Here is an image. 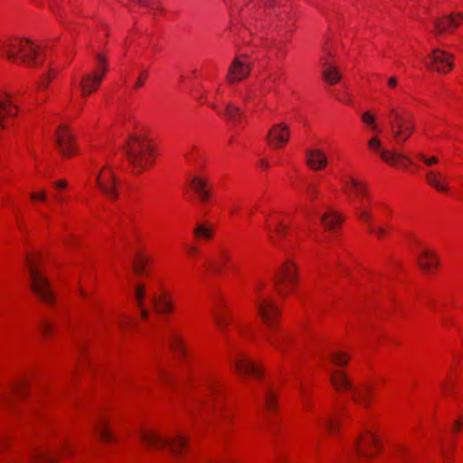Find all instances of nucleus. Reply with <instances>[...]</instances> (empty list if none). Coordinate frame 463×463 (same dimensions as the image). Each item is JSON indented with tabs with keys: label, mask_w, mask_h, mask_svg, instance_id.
<instances>
[{
	"label": "nucleus",
	"mask_w": 463,
	"mask_h": 463,
	"mask_svg": "<svg viewBox=\"0 0 463 463\" xmlns=\"http://www.w3.org/2000/svg\"><path fill=\"white\" fill-rule=\"evenodd\" d=\"M96 181L97 185L108 198L115 200L118 197L116 179L110 170H102L99 172L97 175Z\"/></svg>",
	"instance_id": "nucleus-12"
},
{
	"label": "nucleus",
	"mask_w": 463,
	"mask_h": 463,
	"mask_svg": "<svg viewBox=\"0 0 463 463\" xmlns=\"http://www.w3.org/2000/svg\"><path fill=\"white\" fill-rule=\"evenodd\" d=\"M463 427V422L460 420H458L455 421L454 425H453V430L455 431H458L461 428Z\"/></svg>",
	"instance_id": "nucleus-53"
},
{
	"label": "nucleus",
	"mask_w": 463,
	"mask_h": 463,
	"mask_svg": "<svg viewBox=\"0 0 463 463\" xmlns=\"http://www.w3.org/2000/svg\"><path fill=\"white\" fill-rule=\"evenodd\" d=\"M197 195L199 197V200L203 203H206L210 199V197H211V194H210V192L208 190L204 191V192H203V193H201V194H199Z\"/></svg>",
	"instance_id": "nucleus-51"
},
{
	"label": "nucleus",
	"mask_w": 463,
	"mask_h": 463,
	"mask_svg": "<svg viewBox=\"0 0 463 463\" xmlns=\"http://www.w3.org/2000/svg\"><path fill=\"white\" fill-rule=\"evenodd\" d=\"M147 75H148L147 71H143V72L139 75V77H138V79H137V82H136V84H135V86H134V87H135L136 89H138V88H140L141 86H143V84H144L145 80H146V78H147Z\"/></svg>",
	"instance_id": "nucleus-48"
},
{
	"label": "nucleus",
	"mask_w": 463,
	"mask_h": 463,
	"mask_svg": "<svg viewBox=\"0 0 463 463\" xmlns=\"http://www.w3.org/2000/svg\"><path fill=\"white\" fill-rule=\"evenodd\" d=\"M361 118H362V121L365 125L370 127L372 128V130L379 131L378 126L376 125V122H375V117L370 111L364 112L362 114Z\"/></svg>",
	"instance_id": "nucleus-36"
},
{
	"label": "nucleus",
	"mask_w": 463,
	"mask_h": 463,
	"mask_svg": "<svg viewBox=\"0 0 463 463\" xmlns=\"http://www.w3.org/2000/svg\"><path fill=\"white\" fill-rule=\"evenodd\" d=\"M307 165L313 170H320L326 166V154L318 149L308 148L306 150Z\"/></svg>",
	"instance_id": "nucleus-19"
},
{
	"label": "nucleus",
	"mask_w": 463,
	"mask_h": 463,
	"mask_svg": "<svg viewBox=\"0 0 463 463\" xmlns=\"http://www.w3.org/2000/svg\"><path fill=\"white\" fill-rule=\"evenodd\" d=\"M50 80H51V78L48 76L46 81L41 83V87L46 88Z\"/></svg>",
	"instance_id": "nucleus-62"
},
{
	"label": "nucleus",
	"mask_w": 463,
	"mask_h": 463,
	"mask_svg": "<svg viewBox=\"0 0 463 463\" xmlns=\"http://www.w3.org/2000/svg\"><path fill=\"white\" fill-rule=\"evenodd\" d=\"M159 379L161 382L165 383L170 380V375L164 369L159 368Z\"/></svg>",
	"instance_id": "nucleus-50"
},
{
	"label": "nucleus",
	"mask_w": 463,
	"mask_h": 463,
	"mask_svg": "<svg viewBox=\"0 0 463 463\" xmlns=\"http://www.w3.org/2000/svg\"><path fill=\"white\" fill-rule=\"evenodd\" d=\"M250 97H251V92H250V90H249V91H247V92L245 93V95H243V97H242V98H243L245 100H248V99H250Z\"/></svg>",
	"instance_id": "nucleus-60"
},
{
	"label": "nucleus",
	"mask_w": 463,
	"mask_h": 463,
	"mask_svg": "<svg viewBox=\"0 0 463 463\" xmlns=\"http://www.w3.org/2000/svg\"><path fill=\"white\" fill-rule=\"evenodd\" d=\"M137 436L146 448L152 450L167 448L170 454L175 458L181 456L187 449V439L182 434L166 439L155 430L140 428Z\"/></svg>",
	"instance_id": "nucleus-1"
},
{
	"label": "nucleus",
	"mask_w": 463,
	"mask_h": 463,
	"mask_svg": "<svg viewBox=\"0 0 463 463\" xmlns=\"http://www.w3.org/2000/svg\"><path fill=\"white\" fill-rule=\"evenodd\" d=\"M350 184L356 190V193L358 194H361L363 196L366 194V187H365V185L361 184L359 181H357V180H355L354 178H351L350 179Z\"/></svg>",
	"instance_id": "nucleus-43"
},
{
	"label": "nucleus",
	"mask_w": 463,
	"mask_h": 463,
	"mask_svg": "<svg viewBox=\"0 0 463 463\" xmlns=\"http://www.w3.org/2000/svg\"><path fill=\"white\" fill-rule=\"evenodd\" d=\"M288 227L284 225L282 222H278V227L276 229V233L279 237L283 238L287 233Z\"/></svg>",
	"instance_id": "nucleus-47"
},
{
	"label": "nucleus",
	"mask_w": 463,
	"mask_h": 463,
	"mask_svg": "<svg viewBox=\"0 0 463 463\" xmlns=\"http://www.w3.org/2000/svg\"><path fill=\"white\" fill-rule=\"evenodd\" d=\"M321 422L329 432L333 433L335 431L336 428V422L331 417H328L324 420H321Z\"/></svg>",
	"instance_id": "nucleus-44"
},
{
	"label": "nucleus",
	"mask_w": 463,
	"mask_h": 463,
	"mask_svg": "<svg viewBox=\"0 0 463 463\" xmlns=\"http://www.w3.org/2000/svg\"><path fill=\"white\" fill-rule=\"evenodd\" d=\"M213 319L217 326L222 329L224 330L226 326H228V323L230 320H232V317H226L224 314L214 311L213 312Z\"/></svg>",
	"instance_id": "nucleus-35"
},
{
	"label": "nucleus",
	"mask_w": 463,
	"mask_h": 463,
	"mask_svg": "<svg viewBox=\"0 0 463 463\" xmlns=\"http://www.w3.org/2000/svg\"><path fill=\"white\" fill-rule=\"evenodd\" d=\"M390 129L395 143H404L414 132L415 127L411 117L406 113L398 111L395 108L390 109Z\"/></svg>",
	"instance_id": "nucleus-7"
},
{
	"label": "nucleus",
	"mask_w": 463,
	"mask_h": 463,
	"mask_svg": "<svg viewBox=\"0 0 463 463\" xmlns=\"http://www.w3.org/2000/svg\"><path fill=\"white\" fill-rule=\"evenodd\" d=\"M55 142L64 156H71L74 153L73 137L65 126H61L57 130Z\"/></svg>",
	"instance_id": "nucleus-16"
},
{
	"label": "nucleus",
	"mask_w": 463,
	"mask_h": 463,
	"mask_svg": "<svg viewBox=\"0 0 463 463\" xmlns=\"http://www.w3.org/2000/svg\"><path fill=\"white\" fill-rule=\"evenodd\" d=\"M197 250H198V249H197V247H195V246H191V247L189 248V252H190V253H196V252H197Z\"/></svg>",
	"instance_id": "nucleus-61"
},
{
	"label": "nucleus",
	"mask_w": 463,
	"mask_h": 463,
	"mask_svg": "<svg viewBox=\"0 0 463 463\" xmlns=\"http://www.w3.org/2000/svg\"><path fill=\"white\" fill-rule=\"evenodd\" d=\"M368 146L372 150L379 153L381 157L388 164L396 165L397 163L402 162V161L411 163L410 158L402 154L394 153V152L388 151V150H381V142L379 141V139L377 137H372L368 141Z\"/></svg>",
	"instance_id": "nucleus-15"
},
{
	"label": "nucleus",
	"mask_w": 463,
	"mask_h": 463,
	"mask_svg": "<svg viewBox=\"0 0 463 463\" xmlns=\"http://www.w3.org/2000/svg\"><path fill=\"white\" fill-rule=\"evenodd\" d=\"M371 448H374L378 450L379 443L374 435L370 432H366L364 435L358 437L354 444V450L361 457H371L373 453L369 450Z\"/></svg>",
	"instance_id": "nucleus-14"
},
{
	"label": "nucleus",
	"mask_w": 463,
	"mask_h": 463,
	"mask_svg": "<svg viewBox=\"0 0 463 463\" xmlns=\"http://www.w3.org/2000/svg\"><path fill=\"white\" fill-rule=\"evenodd\" d=\"M52 325L48 321H42L41 322V330L43 335H48L49 332L52 330Z\"/></svg>",
	"instance_id": "nucleus-49"
},
{
	"label": "nucleus",
	"mask_w": 463,
	"mask_h": 463,
	"mask_svg": "<svg viewBox=\"0 0 463 463\" xmlns=\"http://www.w3.org/2000/svg\"><path fill=\"white\" fill-rule=\"evenodd\" d=\"M207 385V392H209V395L211 396V399L207 402V408L213 409L214 411H219L222 409L221 402L219 401V393L220 389L217 383H215L213 380L208 379L206 381Z\"/></svg>",
	"instance_id": "nucleus-23"
},
{
	"label": "nucleus",
	"mask_w": 463,
	"mask_h": 463,
	"mask_svg": "<svg viewBox=\"0 0 463 463\" xmlns=\"http://www.w3.org/2000/svg\"><path fill=\"white\" fill-rule=\"evenodd\" d=\"M308 193L310 194V195H313V194L315 195V194H317V191L315 188L310 187L308 189Z\"/></svg>",
	"instance_id": "nucleus-63"
},
{
	"label": "nucleus",
	"mask_w": 463,
	"mask_h": 463,
	"mask_svg": "<svg viewBox=\"0 0 463 463\" xmlns=\"http://www.w3.org/2000/svg\"><path fill=\"white\" fill-rule=\"evenodd\" d=\"M30 460L32 463H53L55 455L51 452L36 451Z\"/></svg>",
	"instance_id": "nucleus-30"
},
{
	"label": "nucleus",
	"mask_w": 463,
	"mask_h": 463,
	"mask_svg": "<svg viewBox=\"0 0 463 463\" xmlns=\"http://www.w3.org/2000/svg\"><path fill=\"white\" fill-rule=\"evenodd\" d=\"M25 263L31 279V288L34 294L45 304H52L54 295L50 288L49 282L41 270L34 265L33 259L26 256Z\"/></svg>",
	"instance_id": "nucleus-6"
},
{
	"label": "nucleus",
	"mask_w": 463,
	"mask_h": 463,
	"mask_svg": "<svg viewBox=\"0 0 463 463\" xmlns=\"http://www.w3.org/2000/svg\"><path fill=\"white\" fill-rule=\"evenodd\" d=\"M321 222L326 229H334L343 222V218L335 212H327L321 217Z\"/></svg>",
	"instance_id": "nucleus-28"
},
{
	"label": "nucleus",
	"mask_w": 463,
	"mask_h": 463,
	"mask_svg": "<svg viewBox=\"0 0 463 463\" xmlns=\"http://www.w3.org/2000/svg\"><path fill=\"white\" fill-rule=\"evenodd\" d=\"M247 59L246 55H242L232 61L227 74V79L231 83L243 80L249 76L251 67Z\"/></svg>",
	"instance_id": "nucleus-10"
},
{
	"label": "nucleus",
	"mask_w": 463,
	"mask_h": 463,
	"mask_svg": "<svg viewBox=\"0 0 463 463\" xmlns=\"http://www.w3.org/2000/svg\"><path fill=\"white\" fill-rule=\"evenodd\" d=\"M102 80V75L99 74H87L83 76L80 81V88L82 90V96H86L94 92L99 87Z\"/></svg>",
	"instance_id": "nucleus-22"
},
{
	"label": "nucleus",
	"mask_w": 463,
	"mask_h": 463,
	"mask_svg": "<svg viewBox=\"0 0 463 463\" xmlns=\"http://www.w3.org/2000/svg\"><path fill=\"white\" fill-rule=\"evenodd\" d=\"M151 300L155 310L159 314L169 313L173 310V305L171 301L165 297L157 298L153 296Z\"/></svg>",
	"instance_id": "nucleus-27"
},
{
	"label": "nucleus",
	"mask_w": 463,
	"mask_h": 463,
	"mask_svg": "<svg viewBox=\"0 0 463 463\" xmlns=\"http://www.w3.org/2000/svg\"><path fill=\"white\" fill-rule=\"evenodd\" d=\"M194 235L197 238L209 240L212 236V229L206 227L204 224H198L194 229Z\"/></svg>",
	"instance_id": "nucleus-38"
},
{
	"label": "nucleus",
	"mask_w": 463,
	"mask_h": 463,
	"mask_svg": "<svg viewBox=\"0 0 463 463\" xmlns=\"http://www.w3.org/2000/svg\"><path fill=\"white\" fill-rule=\"evenodd\" d=\"M171 349L180 354L182 357H186V350L184 345L182 336L176 332H171L168 339Z\"/></svg>",
	"instance_id": "nucleus-26"
},
{
	"label": "nucleus",
	"mask_w": 463,
	"mask_h": 463,
	"mask_svg": "<svg viewBox=\"0 0 463 463\" xmlns=\"http://www.w3.org/2000/svg\"><path fill=\"white\" fill-rule=\"evenodd\" d=\"M297 277V269L293 263L286 261L274 277V284L279 294L288 293L293 288Z\"/></svg>",
	"instance_id": "nucleus-8"
},
{
	"label": "nucleus",
	"mask_w": 463,
	"mask_h": 463,
	"mask_svg": "<svg viewBox=\"0 0 463 463\" xmlns=\"http://www.w3.org/2000/svg\"><path fill=\"white\" fill-rule=\"evenodd\" d=\"M97 61L96 72L94 74L104 75L107 71V60L106 57L102 54H96L95 56Z\"/></svg>",
	"instance_id": "nucleus-37"
},
{
	"label": "nucleus",
	"mask_w": 463,
	"mask_h": 463,
	"mask_svg": "<svg viewBox=\"0 0 463 463\" xmlns=\"http://www.w3.org/2000/svg\"><path fill=\"white\" fill-rule=\"evenodd\" d=\"M288 127L284 123L274 125L267 135L268 143L273 148H279L288 143Z\"/></svg>",
	"instance_id": "nucleus-13"
},
{
	"label": "nucleus",
	"mask_w": 463,
	"mask_h": 463,
	"mask_svg": "<svg viewBox=\"0 0 463 463\" xmlns=\"http://www.w3.org/2000/svg\"><path fill=\"white\" fill-rule=\"evenodd\" d=\"M356 214L362 222H364L365 224H367L369 232L374 233L380 239H382L383 237H384L386 235L387 228H389V226H387V227H383V226L373 227L372 226L373 214L369 210L363 208V207H358V208H356Z\"/></svg>",
	"instance_id": "nucleus-18"
},
{
	"label": "nucleus",
	"mask_w": 463,
	"mask_h": 463,
	"mask_svg": "<svg viewBox=\"0 0 463 463\" xmlns=\"http://www.w3.org/2000/svg\"><path fill=\"white\" fill-rule=\"evenodd\" d=\"M16 109L9 94L0 95V128H4L5 127L4 124L5 117H14L16 115Z\"/></svg>",
	"instance_id": "nucleus-20"
},
{
	"label": "nucleus",
	"mask_w": 463,
	"mask_h": 463,
	"mask_svg": "<svg viewBox=\"0 0 463 463\" xmlns=\"http://www.w3.org/2000/svg\"><path fill=\"white\" fill-rule=\"evenodd\" d=\"M54 185L59 189H63L67 187V182L65 180H59L54 183Z\"/></svg>",
	"instance_id": "nucleus-52"
},
{
	"label": "nucleus",
	"mask_w": 463,
	"mask_h": 463,
	"mask_svg": "<svg viewBox=\"0 0 463 463\" xmlns=\"http://www.w3.org/2000/svg\"><path fill=\"white\" fill-rule=\"evenodd\" d=\"M234 366L238 373L244 376H252L260 378L261 375L260 368L250 359L245 356H239L234 361Z\"/></svg>",
	"instance_id": "nucleus-17"
},
{
	"label": "nucleus",
	"mask_w": 463,
	"mask_h": 463,
	"mask_svg": "<svg viewBox=\"0 0 463 463\" xmlns=\"http://www.w3.org/2000/svg\"><path fill=\"white\" fill-rule=\"evenodd\" d=\"M330 358L335 364H337L339 366L346 365L348 359H349L344 353H341V352H337L335 354H331Z\"/></svg>",
	"instance_id": "nucleus-40"
},
{
	"label": "nucleus",
	"mask_w": 463,
	"mask_h": 463,
	"mask_svg": "<svg viewBox=\"0 0 463 463\" xmlns=\"http://www.w3.org/2000/svg\"><path fill=\"white\" fill-rule=\"evenodd\" d=\"M264 403L268 411L271 412L275 411L276 403H275V395L273 390L271 388H267L264 394Z\"/></svg>",
	"instance_id": "nucleus-32"
},
{
	"label": "nucleus",
	"mask_w": 463,
	"mask_h": 463,
	"mask_svg": "<svg viewBox=\"0 0 463 463\" xmlns=\"http://www.w3.org/2000/svg\"><path fill=\"white\" fill-rule=\"evenodd\" d=\"M418 157L422 160L427 165H432L439 162V159L436 156L426 157L423 154L420 153Z\"/></svg>",
	"instance_id": "nucleus-46"
},
{
	"label": "nucleus",
	"mask_w": 463,
	"mask_h": 463,
	"mask_svg": "<svg viewBox=\"0 0 463 463\" xmlns=\"http://www.w3.org/2000/svg\"><path fill=\"white\" fill-rule=\"evenodd\" d=\"M128 162L138 170H144L146 165L151 164L153 149L145 138L133 136L125 146Z\"/></svg>",
	"instance_id": "nucleus-5"
},
{
	"label": "nucleus",
	"mask_w": 463,
	"mask_h": 463,
	"mask_svg": "<svg viewBox=\"0 0 463 463\" xmlns=\"http://www.w3.org/2000/svg\"><path fill=\"white\" fill-rule=\"evenodd\" d=\"M330 382L337 391L351 392L352 399L355 403L364 408L369 407L373 396V389L368 383L354 385L343 371H335L330 373Z\"/></svg>",
	"instance_id": "nucleus-3"
},
{
	"label": "nucleus",
	"mask_w": 463,
	"mask_h": 463,
	"mask_svg": "<svg viewBox=\"0 0 463 463\" xmlns=\"http://www.w3.org/2000/svg\"><path fill=\"white\" fill-rule=\"evenodd\" d=\"M263 286H264V284H263L262 282H258V283H256V285H255V289H256V291H257V292H260V289H261V288H262Z\"/></svg>",
	"instance_id": "nucleus-57"
},
{
	"label": "nucleus",
	"mask_w": 463,
	"mask_h": 463,
	"mask_svg": "<svg viewBox=\"0 0 463 463\" xmlns=\"http://www.w3.org/2000/svg\"><path fill=\"white\" fill-rule=\"evenodd\" d=\"M140 308V316L143 319H146L148 317V311L144 308V306Z\"/></svg>",
	"instance_id": "nucleus-55"
},
{
	"label": "nucleus",
	"mask_w": 463,
	"mask_h": 463,
	"mask_svg": "<svg viewBox=\"0 0 463 463\" xmlns=\"http://www.w3.org/2000/svg\"><path fill=\"white\" fill-rule=\"evenodd\" d=\"M226 116L232 121L236 122L241 117V109L232 104L226 105Z\"/></svg>",
	"instance_id": "nucleus-34"
},
{
	"label": "nucleus",
	"mask_w": 463,
	"mask_h": 463,
	"mask_svg": "<svg viewBox=\"0 0 463 463\" xmlns=\"http://www.w3.org/2000/svg\"><path fill=\"white\" fill-rule=\"evenodd\" d=\"M260 165L262 167L266 168V169H267V168H269V163H268V162H266L265 160H260Z\"/></svg>",
	"instance_id": "nucleus-59"
},
{
	"label": "nucleus",
	"mask_w": 463,
	"mask_h": 463,
	"mask_svg": "<svg viewBox=\"0 0 463 463\" xmlns=\"http://www.w3.org/2000/svg\"><path fill=\"white\" fill-rule=\"evenodd\" d=\"M256 304L259 315L269 327L266 333L267 341L279 351L284 352L290 339L287 333L277 334L276 332L277 307L272 302L260 298L256 299Z\"/></svg>",
	"instance_id": "nucleus-2"
},
{
	"label": "nucleus",
	"mask_w": 463,
	"mask_h": 463,
	"mask_svg": "<svg viewBox=\"0 0 463 463\" xmlns=\"http://www.w3.org/2000/svg\"><path fill=\"white\" fill-rule=\"evenodd\" d=\"M463 19V14L460 13L450 14L433 20V33L436 36L444 33H449L453 29L459 25L460 21Z\"/></svg>",
	"instance_id": "nucleus-11"
},
{
	"label": "nucleus",
	"mask_w": 463,
	"mask_h": 463,
	"mask_svg": "<svg viewBox=\"0 0 463 463\" xmlns=\"http://www.w3.org/2000/svg\"><path fill=\"white\" fill-rule=\"evenodd\" d=\"M3 50L7 59L12 61L20 59L22 62L29 66L40 63L38 48L28 39L5 43Z\"/></svg>",
	"instance_id": "nucleus-4"
},
{
	"label": "nucleus",
	"mask_w": 463,
	"mask_h": 463,
	"mask_svg": "<svg viewBox=\"0 0 463 463\" xmlns=\"http://www.w3.org/2000/svg\"><path fill=\"white\" fill-rule=\"evenodd\" d=\"M27 389V384L25 382H20L15 383L13 386L12 392L8 394H6L3 399L5 402L11 403L12 402V396L14 393H17L18 395L24 396Z\"/></svg>",
	"instance_id": "nucleus-31"
},
{
	"label": "nucleus",
	"mask_w": 463,
	"mask_h": 463,
	"mask_svg": "<svg viewBox=\"0 0 463 463\" xmlns=\"http://www.w3.org/2000/svg\"><path fill=\"white\" fill-rule=\"evenodd\" d=\"M145 287L143 285H137L135 288V298L137 301V305L138 307H142L143 305V299L145 297Z\"/></svg>",
	"instance_id": "nucleus-41"
},
{
	"label": "nucleus",
	"mask_w": 463,
	"mask_h": 463,
	"mask_svg": "<svg viewBox=\"0 0 463 463\" xmlns=\"http://www.w3.org/2000/svg\"><path fill=\"white\" fill-rule=\"evenodd\" d=\"M429 60L427 67L438 72L447 73L453 68L454 56L446 51L434 49L429 55Z\"/></svg>",
	"instance_id": "nucleus-9"
},
{
	"label": "nucleus",
	"mask_w": 463,
	"mask_h": 463,
	"mask_svg": "<svg viewBox=\"0 0 463 463\" xmlns=\"http://www.w3.org/2000/svg\"><path fill=\"white\" fill-rule=\"evenodd\" d=\"M192 187L194 190V192L199 194L204 191H207L206 187V182L200 178V177H194L191 182Z\"/></svg>",
	"instance_id": "nucleus-39"
},
{
	"label": "nucleus",
	"mask_w": 463,
	"mask_h": 463,
	"mask_svg": "<svg viewBox=\"0 0 463 463\" xmlns=\"http://www.w3.org/2000/svg\"><path fill=\"white\" fill-rule=\"evenodd\" d=\"M95 431L99 436V438L104 442H110L114 439L113 435L109 431V430L107 427V423L105 420H100L99 423H97L94 427Z\"/></svg>",
	"instance_id": "nucleus-29"
},
{
	"label": "nucleus",
	"mask_w": 463,
	"mask_h": 463,
	"mask_svg": "<svg viewBox=\"0 0 463 463\" xmlns=\"http://www.w3.org/2000/svg\"><path fill=\"white\" fill-rule=\"evenodd\" d=\"M272 3H273V0H264V1H263V4H264L265 5H272Z\"/></svg>",
	"instance_id": "nucleus-64"
},
{
	"label": "nucleus",
	"mask_w": 463,
	"mask_h": 463,
	"mask_svg": "<svg viewBox=\"0 0 463 463\" xmlns=\"http://www.w3.org/2000/svg\"><path fill=\"white\" fill-rule=\"evenodd\" d=\"M388 86L390 88H394L397 86V79L395 77H391L389 80H388Z\"/></svg>",
	"instance_id": "nucleus-54"
},
{
	"label": "nucleus",
	"mask_w": 463,
	"mask_h": 463,
	"mask_svg": "<svg viewBox=\"0 0 463 463\" xmlns=\"http://www.w3.org/2000/svg\"><path fill=\"white\" fill-rule=\"evenodd\" d=\"M321 61L325 67V70L322 71L324 80L331 85L337 83L341 79V74L338 69L335 66L331 65L325 58H323Z\"/></svg>",
	"instance_id": "nucleus-25"
},
{
	"label": "nucleus",
	"mask_w": 463,
	"mask_h": 463,
	"mask_svg": "<svg viewBox=\"0 0 463 463\" xmlns=\"http://www.w3.org/2000/svg\"><path fill=\"white\" fill-rule=\"evenodd\" d=\"M145 262H146V259L144 257H140L139 260H137L134 261L133 269H134V271L136 272V274L141 275L144 273Z\"/></svg>",
	"instance_id": "nucleus-42"
},
{
	"label": "nucleus",
	"mask_w": 463,
	"mask_h": 463,
	"mask_svg": "<svg viewBox=\"0 0 463 463\" xmlns=\"http://www.w3.org/2000/svg\"><path fill=\"white\" fill-rule=\"evenodd\" d=\"M278 80H279V78L277 76H275V75H271L269 78V80H270L274 84L278 81Z\"/></svg>",
	"instance_id": "nucleus-58"
},
{
	"label": "nucleus",
	"mask_w": 463,
	"mask_h": 463,
	"mask_svg": "<svg viewBox=\"0 0 463 463\" xmlns=\"http://www.w3.org/2000/svg\"><path fill=\"white\" fill-rule=\"evenodd\" d=\"M426 180L430 186L440 193H447L449 189L445 177L440 173L429 171L426 174Z\"/></svg>",
	"instance_id": "nucleus-24"
},
{
	"label": "nucleus",
	"mask_w": 463,
	"mask_h": 463,
	"mask_svg": "<svg viewBox=\"0 0 463 463\" xmlns=\"http://www.w3.org/2000/svg\"><path fill=\"white\" fill-rule=\"evenodd\" d=\"M417 263L421 269L430 272L439 265V260L435 252L423 250L417 257Z\"/></svg>",
	"instance_id": "nucleus-21"
},
{
	"label": "nucleus",
	"mask_w": 463,
	"mask_h": 463,
	"mask_svg": "<svg viewBox=\"0 0 463 463\" xmlns=\"http://www.w3.org/2000/svg\"><path fill=\"white\" fill-rule=\"evenodd\" d=\"M397 452L401 453V454H403V453L406 452V448L403 445H399L397 447Z\"/></svg>",
	"instance_id": "nucleus-56"
},
{
	"label": "nucleus",
	"mask_w": 463,
	"mask_h": 463,
	"mask_svg": "<svg viewBox=\"0 0 463 463\" xmlns=\"http://www.w3.org/2000/svg\"><path fill=\"white\" fill-rule=\"evenodd\" d=\"M229 261H230L229 253L222 250L220 254V261L217 263H211L208 268L210 269H212L213 272H218V271L222 270V269L223 268L225 263L229 262Z\"/></svg>",
	"instance_id": "nucleus-33"
},
{
	"label": "nucleus",
	"mask_w": 463,
	"mask_h": 463,
	"mask_svg": "<svg viewBox=\"0 0 463 463\" xmlns=\"http://www.w3.org/2000/svg\"><path fill=\"white\" fill-rule=\"evenodd\" d=\"M30 198L32 201H42V202H45L46 201V192L44 190L41 191V192H38V193H32L30 194Z\"/></svg>",
	"instance_id": "nucleus-45"
}]
</instances>
